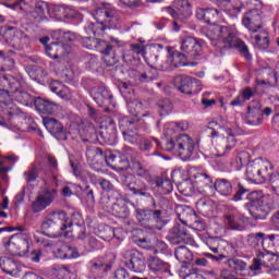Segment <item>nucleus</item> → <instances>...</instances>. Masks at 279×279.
I'll use <instances>...</instances> for the list:
<instances>
[{"instance_id":"nucleus-1","label":"nucleus","mask_w":279,"mask_h":279,"mask_svg":"<svg viewBox=\"0 0 279 279\" xmlns=\"http://www.w3.org/2000/svg\"><path fill=\"white\" fill-rule=\"evenodd\" d=\"M94 19L96 22H92L85 26V32L88 36H90V34H93V36H104L106 29H118L121 27L119 15L114 9L106 7L97 9Z\"/></svg>"},{"instance_id":"nucleus-2","label":"nucleus","mask_w":279,"mask_h":279,"mask_svg":"<svg viewBox=\"0 0 279 279\" xmlns=\"http://www.w3.org/2000/svg\"><path fill=\"white\" fill-rule=\"evenodd\" d=\"M73 221L69 219L64 210L49 213L41 223L44 232H48V234H51L53 238L63 235L70 239Z\"/></svg>"},{"instance_id":"nucleus-3","label":"nucleus","mask_w":279,"mask_h":279,"mask_svg":"<svg viewBox=\"0 0 279 279\" xmlns=\"http://www.w3.org/2000/svg\"><path fill=\"white\" fill-rule=\"evenodd\" d=\"M205 36L215 47H232V43L236 40V27L211 25L208 27Z\"/></svg>"},{"instance_id":"nucleus-4","label":"nucleus","mask_w":279,"mask_h":279,"mask_svg":"<svg viewBox=\"0 0 279 279\" xmlns=\"http://www.w3.org/2000/svg\"><path fill=\"white\" fill-rule=\"evenodd\" d=\"M269 171H274V165L267 159H257L246 166V178L254 184H264L269 178Z\"/></svg>"},{"instance_id":"nucleus-5","label":"nucleus","mask_w":279,"mask_h":279,"mask_svg":"<svg viewBox=\"0 0 279 279\" xmlns=\"http://www.w3.org/2000/svg\"><path fill=\"white\" fill-rule=\"evenodd\" d=\"M163 149L166 151H173L175 149L179 151V156L191 158L195 149V142L187 134H181L175 140L165 142Z\"/></svg>"},{"instance_id":"nucleus-6","label":"nucleus","mask_w":279,"mask_h":279,"mask_svg":"<svg viewBox=\"0 0 279 279\" xmlns=\"http://www.w3.org/2000/svg\"><path fill=\"white\" fill-rule=\"evenodd\" d=\"M248 199L252 204L250 209L252 217L254 219H267V215L271 210L269 197L265 196L260 191H255L248 195Z\"/></svg>"},{"instance_id":"nucleus-7","label":"nucleus","mask_w":279,"mask_h":279,"mask_svg":"<svg viewBox=\"0 0 279 279\" xmlns=\"http://www.w3.org/2000/svg\"><path fill=\"white\" fill-rule=\"evenodd\" d=\"M135 217L138 223L147 230H160L158 223H162V210H151L148 208H136Z\"/></svg>"},{"instance_id":"nucleus-8","label":"nucleus","mask_w":279,"mask_h":279,"mask_svg":"<svg viewBox=\"0 0 279 279\" xmlns=\"http://www.w3.org/2000/svg\"><path fill=\"white\" fill-rule=\"evenodd\" d=\"M83 47L85 49H92V51H99L105 56V62H107V66H112L117 63V59L112 57L110 60V53H112V45L108 44L105 40L95 37H84L82 39Z\"/></svg>"},{"instance_id":"nucleus-9","label":"nucleus","mask_w":279,"mask_h":279,"mask_svg":"<svg viewBox=\"0 0 279 279\" xmlns=\"http://www.w3.org/2000/svg\"><path fill=\"white\" fill-rule=\"evenodd\" d=\"M122 257L125 260L128 269H131V271H134L135 274H143V271H145L147 264L145 263L143 253L135 248H131L124 251Z\"/></svg>"},{"instance_id":"nucleus-10","label":"nucleus","mask_w":279,"mask_h":279,"mask_svg":"<svg viewBox=\"0 0 279 279\" xmlns=\"http://www.w3.org/2000/svg\"><path fill=\"white\" fill-rule=\"evenodd\" d=\"M4 38L10 43L13 49L21 51L29 45L31 38L25 32L14 27L9 26L4 32Z\"/></svg>"},{"instance_id":"nucleus-11","label":"nucleus","mask_w":279,"mask_h":279,"mask_svg":"<svg viewBox=\"0 0 279 279\" xmlns=\"http://www.w3.org/2000/svg\"><path fill=\"white\" fill-rule=\"evenodd\" d=\"M56 195H58V190L53 187H45L38 193L37 197L32 204L33 213H41V210L49 208V206L53 204Z\"/></svg>"},{"instance_id":"nucleus-12","label":"nucleus","mask_w":279,"mask_h":279,"mask_svg":"<svg viewBox=\"0 0 279 279\" xmlns=\"http://www.w3.org/2000/svg\"><path fill=\"white\" fill-rule=\"evenodd\" d=\"M174 86L183 95H197L202 90V83L197 78H191L185 75H178L174 78Z\"/></svg>"},{"instance_id":"nucleus-13","label":"nucleus","mask_w":279,"mask_h":279,"mask_svg":"<svg viewBox=\"0 0 279 279\" xmlns=\"http://www.w3.org/2000/svg\"><path fill=\"white\" fill-rule=\"evenodd\" d=\"M165 12L170 14L172 19L182 22H184L186 19H190L191 14H193L189 0H174L172 2V7H167Z\"/></svg>"},{"instance_id":"nucleus-14","label":"nucleus","mask_w":279,"mask_h":279,"mask_svg":"<svg viewBox=\"0 0 279 279\" xmlns=\"http://www.w3.org/2000/svg\"><path fill=\"white\" fill-rule=\"evenodd\" d=\"M204 49V41L195 37H182L180 39V50L187 56V58H198Z\"/></svg>"},{"instance_id":"nucleus-15","label":"nucleus","mask_w":279,"mask_h":279,"mask_svg":"<svg viewBox=\"0 0 279 279\" xmlns=\"http://www.w3.org/2000/svg\"><path fill=\"white\" fill-rule=\"evenodd\" d=\"M123 138L131 145H136L141 141V135L136 133V123L130 118H121L119 121Z\"/></svg>"},{"instance_id":"nucleus-16","label":"nucleus","mask_w":279,"mask_h":279,"mask_svg":"<svg viewBox=\"0 0 279 279\" xmlns=\"http://www.w3.org/2000/svg\"><path fill=\"white\" fill-rule=\"evenodd\" d=\"M242 24L246 29L252 32V34L258 33L263 28V11L260 9H251L246 12V16L242 19Z\"/></svg>"},{"instance_id":"nucleus-17","label":"nucleus","mask_w":279,"mask_h":279,"mask_svg":"<svg viewBox=\"0 0 279 279\" xmlns=\"http://www.w3.org/2000/svg\"><path fill=\"white\" fill-rule=\"evenodd\" d=\"M225 223L228 225L230 230H245V226H247V217L241 214L239 209L232 207L225 215Z\"/></svg>"},{"instance_id":"nucleus-18","label":"nucleus","mask_w":279,"mask_h":279,"mask_svg":"<svg viewBox=\"0 0 279 279\" xmlns=\"http://www.w3.org/2000/svg\"><path fill=\"white\" fill-rule=\"evenodd\" d=\"M7 250L12 256H25L29 250V242L23 235H12L7 243Z\"/></svg>"},{"instance_id":"nucleus-19","label":"nucleus","mask_w":279,"mask_h":279,"mask_svg":"<svg viewBox=\"0 0 279 279\" xmlns=\"http://www.w3.org/2000/svg\"><path fill=\"white\" fill-rule=\"evenodd\" d=\"M180 221L183 226H190L192 230H196L197 232H202L206 229L204 221L199 220L195 215V211L189 207L183 209L182 215H180Z\"/></svg>"},{"instance_id":"nucleus-20","label":"nucleus","mask_w":279,"mask_h":279,"mask_svg":"<svg viewBox=\"0 0 279 279\" xmlns=\"http://www.w3.org/2000/svg\"><path fill=\"white\" fill-rule=\"evenodd\" d=\"M51 3L45 0H38L34 4V9L31 12V17L34 19L35 23H43L47 21L48 16H51Z\"/></svg>"},{"instance_id":"nucleus-21","label":"nucleus","mask_w":279,"mask_h":279,"mask_svg":"<svg viewBox=\"0 0 279 279\" xmlns=\"http://www.w3.org/2000/svg\"><path fill=\"white\" fill-rule=\"evenodd\" d=\"M168 241L172 245H180V243H192L193 238H191V234L186 232V229L184 227H181L180 225H175L168 233L167 235Z\"/></svg>"},{"instance_id":"nucleus-22","label":"nucleus","mask_w":279,"mask_h":279,"mask_svg":"<svg viewBox=\"0 0 279 279\" xmlns=\"http://www.w3.org/2000/svg\"><path fill=\"white\" fill-rule=\"evenodd\" d=\"M50 19L54 21H66L75 19V9L68 4H51Z\"/></svg>"},{"instance_id":"nucleus-23","label":"nucleus","mask_w":279,"mask_h":279,"mask_svg":"<svg viewBox=\"0 0 279 279\" xmlns=\"http://www.w3.org/2000/svg\"><path fill=\"white\" fill-rule=\"evenodd\" d=\"M89 94L98 106H110L112 104L113 96L105 86H94Z\"/></svg>"},{"instance_id":"nucleus-24","label":"nucleus","mask_w":279,"mask_h":279,"mask_svg":"<svg viewBox=\"0 0 279 279\" xmlns=\"http://www.w3.org/2000/svg\"><path fill=\"white\" fill-rule=\"evenodd\" d=\"M276 254L264 250L257 254V257L253 259V264L250 266L251 271H260V267H270L274 263Z\"/></svg>"},{"instance_id":"nucleus-25","label":"nucleus","mask_w":279,"mask_h":279,"mask_svg":"<svg viewBox=\"0 0 279 279\" xmlns=\"http://www.w3.org/2000/svg\"><path fill=\"white\" fill-rule=\"evenodd\" d=\"M246 123L248 125H260L263 123V111L260 102L253 100L247 108Z\"/></svg>"},{"instance_id":"nucleus-26","label":"nucleus","mask_w":279,"mask_h":279,"mask_svg":"<svg viewBox=\"0 0 279 279\" xmlns=\"http://www.w3.org/2000/svg\"><path fill=\"white\" fill-rule=\"evenodd\" d=\"M0 269H2L4 274L12 276V278H19V276H21L19 263L9 256L0 257Z\"/></svg>"},{"instance_id":"nucleus-27","label":"nucleus","mask_w":279,"mask_h":279,"mask_svg":"<svg viewBox=\"0 0 279 279\" xmlns=\"http://www.w3.org/2000/svg\"><path fill=\"white\" fill-rule=\"evenodd\" d=\"M226 132L228 136L226 138H222L216 145L218 156H226L228 151H231V149H234V147L236 146V138H234V135L232 134V130L227 129Z\"/></svg>"},{"instance_id":"nucleus-28","label":"nucleus","mask_w":279,"mask_h":279,"mask_svg":"<svg viewBox=\"0 0 279 279\" xmlns=\"http://www.w3.org/2000/svg\"><path fill=\"white\" fill-rule=\"evenodd\" d=\"M186 58H189L187 54L174 51L168 57L165 64L157 62V66H161L163 71H167V69H170V66H186Z\"/></svg>"},{"instance_id":"nucleus-29","label":"nucleus","mask_w":279,"mask_h":279,"mask_svg":"<svg viewBox=\"0 0 279 279\" xmlns=\"http://www.w3.org/2000/svg\"><path fill=\"white\" fill-rule=\"evenodd\" d=\"M196 19L210 24L215 21H221V13L217 9H198L196 11Z\"/></svg>"},{"instance_id":"nucleus-30","label":"nucleus","mask_w":279,"mask_h":279,"mask_svg":"<svg viewBox=\"0 0 279 279\" xmlns=\"http://www.w3.org/2000/svg\"><path fill=\"white\" fill-rule=\"evenodd\" d=\"M131 171H133L134 178L137 180H145L146 182H151V175L149 171L143 167L141 161L133 159L131 161Z\"/></svg>"},{"instance_id":"nucleus-31","label":"nucleus","mask_w":279,"mask_h":279,"mask_svg":"<svg viewBox=\"0 0 279 279\" xmlns=\"http://www.w3.org/2000/svg\"><path fill=\"white\" fill-rule=\"evenodd\" d=\"M111 215H113V217H118L119 219H128L130 217L128 202L118 199L111 207Z\"/></svg>"},{"instance_id":"nucleus-32","label":"nucleus","mask_w":279,"mask_h":279,"mask_svg":"<svg viewBox=\"0 0 279 279\" xmlns=\"http://www.w3.org/2000/svg\"><path fill=\"white\" fill-rule=\"evenodd\" d=\"M174 256L177 260H179V263H183L182 271H184V269H187L189 266L186 265V263H191V260H193V253L186 246L177 247L174 251Z\"/></svg>"},{"instance_id":"nucleus-33","label":"nucleus","mask_w":279,"mask_h":279,"mask_svg":"<svg viewBox=\"0 0 279 279\" xmlns=\"http://www.w3.org/2000/svg\"><path fill=\"white\" fill-rule=\"evenodd\" d=\"M169 267V263L159 257L154 256L148 259V269H150L153 274H167Z\"/></svg>"},{"instance_id":"nucleus-34","label":"nucleus","mask_w":279,"mask_h":279,"mask_svg":"<svg viewBox=\"0 0 279 279\" xmlns=\"http://www.w3.org/2000/svg\"><path fill=\"white\" fill-rule=\"evenodd\" d=\"M35 108L40 114H53L56 112V104L43 98L35 100Z\"/></svg>"},{"instance_id":"nucleus-35","label":"nucleus","mask_w":279,"mask_h":279,"mask_svg":"<svg viewBox=\"0 0 279 279\" xmlns=\"http://www.w3.org/2000/svg\"><path fill=\"white\" fill-rule=\"evenodd\" d=\"M147 183H149V181L136 179L135 186L130 187V191L133 192V195H140V197H151V194L148 192L149 186H147Z\"/></svg>"},{"instance_id":"nucleus-36","label":"nucleus","mask_w":279,"mask_h":279,"mask_svg":"<svg viewBox=\"0 0 279 279\" xmlns=\"http://www.w3.org/2000/svg\"><path fill=\"white\" fill-rule=\"evenodd\" d=\"M46 56H48V58H53L54 60L62 58V56H64V45L62 43L49 44V46H46Z\"/></svg>"},{"instance_id":"nucleus-37","label":"nucleus","mask_w":279,"mask_h":279,"mask_svg":"<svg viewBox=\"0 0 279 279\" xmlns=\"http://www.w3.org/2000/svg\"><path fill=\"white\" fill-rule=\"evenodd\" d=\"M54 256L57 258H61V260H64L66 258H80V253L76 248L63 246L54 252Z\"/></svg>"},{"instance_id":"nucleus-38","label":"nucleus","mask_w":279,"mask_h":279,"mask_svg":"<svg viewBox=\"0 0 279 279\" xmlns=\"http://www.w3.org/2000/svg\"><path fill=\"white\" fill-rule=\"evenodd\" d=\"M255 47L258 49H267L269 47V33L265 28H260L254 37Z\"/></svg>"},{"instance_id":"nucleus-39","label":"nucleus","mask_w":279,"mask_h":279,"mask_svg":"<svg viewBox=\"0 0 279 279\" xmlns=\"http://www.w3.org/2000/svg\"><path fill=\"white\" fill-rule=\"evenodd\" d=\"M214 189L220 193V195H223L225 197H228V195H232V184L229 183L228 180L225 179H218L214 183Z\"/></svg>"},{"instance_id":"nucleus-40","label":"nucleus","mask_w":279,"mask_h":279,"mask_svg":"<svg viewBox=\"0 0 279 279\" xmlns=\"http://www.w3.org/2000/svg\"><path fill=\"white\" fill-rule=\"evenodd\" d=\"M111 169H113V171H128V169H132V163H130V159H128V153L118 157L117 161L111 165Z\"/></svg>"},{"instance_id":"nucleus-41","label":"nucleus","mask_w":279,"mask_h":279,"mask_svg":"<svg viewBox=\"0 0 279 279\" xmlns=\"http://www.w3.org/2000/svg\"><path fill=\"white\" fill-rule=\"evenodd\" d=\"M44 125L50 134H62V124L53 118L44 119Z\"/></svg>"},{"instance_id":"nucleus-42","label":"nucleus","mask_w":279,"mask_h":279,"mask_svg":"<svg viewBox=\"0 0 279 279\" xmlns=\"http://www.w3.org/2000/svg\"><path fill=\"white\" fill-rule=\"evenodd\" d=\"M90 269L93 274H97V276H104V274H108V271L112 269V266L104 264L101 260H94L92 262Z\"/></svg>"},{"instance_id":"nucleus-43","label":"nucleus","mask_w":279,"mask_h":279,"mask_svg":"<svg viewBox=\"0 0 279 279\" xmlns=\"http://www.w3.org/2000/svg\"><path fill=\"white\" fill-rule=\"evenodd\" d=\"M240 7L233 8V11L235 13L241 12V10L246 9V10H254L258 7L262 5L260 0H239Z\"/></svg>"},{"instance_id":"nucleus-44","label":"nucleus","mask_w":279,"mask_h":279,"mask_svg":"<svg viewBox=\"0 0 279 279\" xmlns=\"http://www.w3.org/2000/svg\"><path fill=\"white\" fill-rule=\"evenodd\" d=\"M40 171L41 168L39 166H33L28 168V170L24 172L25 182H27V184L36 182V180H38V177L40 175Z\"/></svg>"},{"instance_id":"nucleus-45","label":"nucleus","mask_w":279,"mask_h":279,"mask_svg":"<svg viewBox=\"0 0 279 279\" xmlns=\"http://www.w3.org/2000/svg\"><path fill=\"white\" fill-rule=\"evenodd\" d=\"M71 269L66 266H56L51 269V276L56 279H69Z\"/></svg>"},{"instance_id":"nucleus-46","label":"nucleus","mask_w":279,"mask_h":279,"mask_svg":"<svg viewBox=\"0 0 279 279\" xmlns=\"http://www.w3.org/2000/svg\"><path fill=\"white\" fill-rule=\"evenodd\" d=\"M128 108L131 114H135V117H147V114L143 113V102L138 100H132L128 102Z\"/></svg>"},{"instance_id":"nucleus-47","label":"nucleus","mask_w":279,"mask_h":279,"mask_svg":"<svg viewBox=\"0 0 279 279\" xmlns=\"http://www.w3.org/2000/svg\"><path fill=\"white\" fill-rule=\"evenodd\" d=\"M247 243L251 245V247H258V245H263L265 243V233L257 232V233H251L247 236Z\"/></svg>"},{"instance_id":"nucleus-48","label":"nucleus","mask_w":279,"mask_h":279,"mask_svg":"<svg viewBox=\"0 0 279 279\" xmlns=\"http://www.w3.org/2000/svg\"><path fill=\"white\" fill-rule=\"evenodd\" d=\"M157 186H158V189H160V191H161V193H163V195H169V193H171V191H173V183H171V180H169L168 178L158 179Z\"/></svg>"},{"instance_id":"nucleus-49","label":"nucleus","mask_w":279,"mask_h":279,"mask_svg":"<svg viewBox=\"0 0 279 279\" xmlns=\"http://www.w3.org/2000/svg\"><path fill=\"white\" fill-rule=\"evenodd\" d=\"M158 108H159V114L161 117H166V114H170V112H172L173 104H171V100L166 98L158 102Z\"/></svg>"},{"instance_id":"nucleus-50","label":"nucleus","mask_w":279,"mask_h":279,"mask_svg":"<svg viewBox=\"0 0 279 279\" xmlns=\"http://www.w3.org/2000/svg\"><path fill=\"white\" fill-rule=\"evenodd\" d=\"M102 138H105V142L109 145H114L117 143V129L114 126H111L106 130V132H101Z\"/></svg>"},{"instance_id":"nucleus-51","label":"nucleus","mask_w":279,"mask_h":279,"mask_svg":"<svg viewBox=\"0 0 279 279\" xmlns=\"http://www.w3.org/2000/svg\"><path fill=\"white\" fill-rule=\"evenodd\" d=\"M14 98L15 101H19L22 106H29V104H32V96L26 92L15 90Z\"/></svg>"},{"instance_id":"nucleus-52","label":"nucleus","mask_w":279,"mask_h":279,"mask_svg":"<svg viewBox=\"0 0 279 279\" xmlns=\"http://www.w3.org/2000/svg\"><path fill=\"white\" fill-rule=\"evenodd\" d=\"M235 47L240 53H242L243 58L245 60H252V53H250V48H247V45L243 40H236L235 41Z\"/></svg>"},{"instance_id":"nucleus-53","label":"nucleus","mask_w":279,"mask_h":279,"mask_svg":"<svg viewBox=\"0 0 279 279\" xmlns=\"http://www.w3.org/2000/svg\"><path fill=\"white\" fill-rule=\"evenodd\" d=\"M228 265L231 269L235 271H243L247 267V264L243 259H229Z\"/></svg>"},{"instance_id":"nucleus-54","label":"nucleus","mask_w":279,"mask_h":279,"mask_svg":"<svg viewBox=\"0 0 279 279\" xmlns=\"http://www.w3.org/2000/svg\"><path fill=\"white\" fill-rule=\"evenodd\" d=\"M268 180L272 186V191L276 193V195L279 196V172H268Z\"/></svg>"},{"instance_id":"nucleus-55","label":"nucleus","mask_w":279,"mask_h":279,"mask_svg":"<svg viewBox=\"0 0 279 279\" xmlns=\"http://www.w3.org/2000/svg\"><path fill=\"white\" fill-rule=\"evenodd\" d=\"M112 279H147V278H141V277H131L130 278V272L125 270L124 268H120L114 271Z\"/></svg>"},{"instance_id":"nucleus-56","label":"nucleus","mask_w":279,"mask_h":279,"mask_svg":"<svg viewBox=\"0 0 279 279\" xmlns=\"http://www.w3.org/2000/svg\"><path fill=\"white\" fill-rule=\"evenodd\" d=\"M201 182H204L206 189H215V184H213V179L207 173L199 174Z\"/></svg>"},{"instance_id":"nucleus-57","label":"nucleus","mask_w":279,"mask_h":279,"mask_svg":"<svg viewBox=\"0 0 279 279\" xmlns=\"http://www.w3.org/2000/svg\"><path fill=\"white\" fill-rule=\"evenodd\" d=\"M27 5H29V0H16L12 8L13 10H27Z\"/></svg>"},{"instance_id":"nucleus-58","label":"nucleus","mask_w":279,"mask_h":279,"mask_svg":"<svg viewBox=\"0 0 279 279\" xmlns=\"http://www.w3.org/2000/svg\"><path fill=\"white\" fill-rule=\"evenodd\" d=\"M64 84H62L59 81H53L52 83H50V90L51 93H54V95H59V93L62 90Z\"/></svg>"},{"instance_id":"nucleus-59","label":"nucleus","mask_w":279,"mask_h":279,"mask_svg":"<svg viewBox=\"0 0 279 279\" xmlns=\"http://www.w3.org/2000/svg\"><path fill=\"white\" fill-rule=\"evenodd\" d=\"M140 149L142 151H149V149H151V141L147 140V138H141L140 137Z\"/></svg>"},{"instance_id":"nucleus-60","label":"nucleus","mask_w":279,"mask_h":279,"mask_svg":"<svg viewBox=\"0 0 279 279\" xmlns=\"http://www.w3.org/2000/svg\"><path fill=\"white\" fill-rule=\"evenodd\" d=\"M85 243L88 245V250H99L97 238L88 236L86 238Z\"/></svg>"},{"instance_id":"nucleus-61","label":"nucleus","mask_w":279,"mask_h":279,"mask_svg":"<svg viewBox=\"0 0 279 279\" xmlns=\"http://www.w3.org/2000/svg\"><path fill=\"white\" fill-rule=\"evenodd\" d=\"M173 130H180V124L175 122H170L165 125L167 136H171L173 134Z\"/></svg>"},{"instance_id":"nucleus-62","label":"nucleus","mask_w":279,"mask_h":279,"mask_svg":"<svg viewBox=\"0 0 279 279\" xmlns=\"http://www.w3.org/2000/svg\"><path fill=\"white\" fill-rule=\"evenodd\" d=\"M131 51H133V53H137L138 56H144L145 46L143 44H132Z\"/></svg>"},{"instance_id":"nucleus-63","label":"nucleus","mask_w":279,"mask_h":279,"mask_svg":"<svg viewBox=\"0 0 279 279\" xmlns=\"http://www.w3.org/2000/svg\"><path fill=\"white\" fill-rule=\"evenodd\" d=\"M41 257H43V252L40 250L33 251L28 256L32 263H40Z\"/></svg>"},{"instance_id":"nucleus-64","label":"nucleus","mask_w":279,"mask_h":279,"mask_svg":"<svg viewBox=\"0 0 279 279\" xmlns=\"http://www.w3.org/2000/svg\"><path fill=\"white\" fill-rule=\"evenodd\" d=\"M58 97H61V99H65V101H69L71 99V97H72L71 89H69V87L63 85V88L58 94Z\"/></svg>"}]
</instances>
